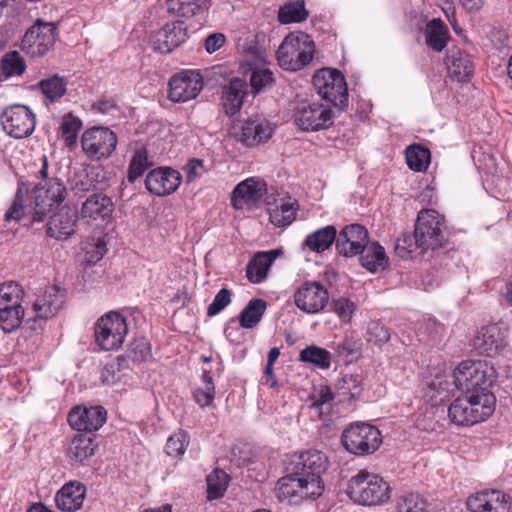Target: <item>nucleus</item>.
I'll use <instances>...</instances> for the list:
<instances>
[{
  "label": "nucleus",
  "mask_w": 512,
  "mask_h": 512,
  "mask_svg": "<svg viewBox=\"0 0 512 512\" xmlns=\"http://www.w3.org/2000/svg\"><path fill=\"white\" fill-rule=\"evenodd\" d=\"M327 468V457L318 450H307L291 455L285 462V475L275 487L277 498L292 505L304 500H315L324 491L321 478Z\"/></svg>",
  "instance_id": "1"
},
{
  "label": "nucleus",
  "mask_w": 512,
  "mask_h": 512,
  "mask_svg": "<svg viewBox=\"0 0 512 512\" xmlns=\"http://www.w3.org/2000/svg\"><path fill=\"white\" fill-rule=\"evenodd\" d=\"M455 386L465 394H493L490 387L496 380V371L485 361H462L453 371Z\"/></svg>",
  "instance_id": "2"
},
{
  "label": "nucleus",
  "mask_w": 512,
  "mask_h": 512,
  "mask_svg": "<svg viewBox=\"0 0 512 512\" xmlns=\"http://www.w3.org/2000/svg\"><path fill=\"white\" fill-rule=\"evenodd\" d=\"M495 405L494 394H465L450 404L448 415L456 425L471 426L490 417L495 410Z\"/></svg>",
  "instance_id": "3"
},
{
  "label": "nucleus",
  "mask_w": 512,
  "mask_h": 512,
  "mask_svg": "<svg viewBox=\"0 0 512 512\" xmlns=\"http://www.w3.org/2000/svg\"><path fill=\"white\" fill-rule=\"evenodd\" d=\"M347 495L359 505H380L389 500L390 486L380 475L360 470L350 478Z\"/></svg>",
  "instance_id": "4"
},
{
  "label": "nucleus",
  "mask_w": 512,
  "mask_h": 512,
  "mask_svg": "<svg viewBox=\"0 0 512 512\" xmlns=\"http://www.w3.org/2000/svg\"><path fill=\"white\" fill-rule=\"evenodd\" d=\"M314 52L315 43L308 34L293 32L284 38L276 52V57L282 69L296 72L310 64Z\"/></svg>",
  "instance_id": "5"
},
{
  "label": "nucleus",
  "mask_w": 512,
  "mask_h": 512,
  "mask_svg": "<svg viewBox=\"0 0 512 512\" xmlns=\"http://www.w3.org/2000/svg\"><path fill=\"white\" fill-rule=\"evenodd\" d=\"M293 120L302 131H320L333 125L334 112L320 99L297 98L293 105Z\"/></svg>",
  "instance_id": "6"
},
{
  "label": "nucleus",
  "mask_w": 512,
  "mask_h": 512,
  "mask_svg": "<svg viewBox=\"0 0 512 512\" xmlns=\"http://www.w3.org/2000/svg\"><path fill=\"white\" fill-rule=\"evenodd\" d=\"M313 86L319 99L342 111L348 106V89L344 76L336 69L323 68L313 76Z\"/></svg>",
  "instance_id": "7"
},
{
  "label": "nucleus",
  "mask_w": 512,
  "mask_h": 512,
  "mask_svg": "<svg viewBox=\"0 0 512 512\" xmlns=\"http://www.w3.org/2000/svg\"><path fill=\"white\" fill-rule=\"evenodd\" d=\"M343 447L356 456L373 454L382 444L379 429L365 422H356L345 428L341 435Z\"/></svg>",
  "instance_id": "8"
},
{
  "label": "nucleus",
  "mask_w": 512,
  "mask_h": 512,
  "mask_svg": "<svg viewBox=\"0 0 512 512\" xmlns=\"http://www.w3.org/2000/svg\"><path fill=\"white\" fill-rule=\"evenodd\" d=\"M127 333L126 318L114 311L101 316L94 326L95 342L104 351L118 350Z\"/></svg>",
  "instance_id": "9"
},
{
  "label": "nucleus",
  "mask_w": 512,
  "mask_h": 512,
  "mask_svg": "<svg viewBox=\"0 0 512 512\" xmlns=\"http://www.w3.org/2000/svg\"><path fill=\"white\" fill-rule=\"evenodd\" d=\"M117 142V135L104 126L88 128L81 136L82 151L92 161L109 158L116 150Z\"/></svg>",
  "instance_id": "10"
},
{
  "label": "nucleus",
  "mask_w": 512,
  "mask_h": 512,
  "mask_svg": "<svg viewBox=\"0 0 512 512\" xmlns=\"http://www.w3.org/2000/svg\"><path fill=\"white\" fill-rule=\"evenodd\" d=\"M444 229V218L436 210L426 209L419 212L415 231L423 248L435 249L443 246L447 241Z\"/></svg>",
  "instance_id": "11"
},
{
  "label": "nucleus",
  "mask_w": 512,
  "mask_h": 512,
  "mask_svg": "<svg viewBox=\"0 0 512 512\" xmlns=\"http://www.w3.org/2000/svg\"><path fill=\"white\" fill-rule=\"evenodd\" d=\"M66 187L57 178L38 183L34 189L33 222H42L54 206L61 204L66 197Z\"/></svg>",
  "instance_id": "12"
},
{
  "label": "nucleus",
  "mask_w": 512,
  "mask_h": 512,
  "mask_svg": "<svg viewBox=\"0 0 512 512\" xmlns=\"http://www.w3.org/2000/svg\"><path fill=\"white\" fill-rule=\"evenodd\" d=\"M0 121L3 130L15 139L30 136L36 126V119L32 110L21 104L6 107L1 113Z\"/></svg>",
  "instance_id": "13"
},
{
  "label": "nucleus",
  "mask_w": 512,
  "mask_h": 512,
  "mask_svg": "<svg viewBox=\"0 0 512 512\" xmlns=\"http://www.w3.org/2000/svg\"><path fill=\"white\" fill-rule=\"evenodd\" d=\"M55 38L54 24L37 21L24 34L21 49L31 57L43 56L54 46Z\"/></svg>",
  "instance_id": "14"
},
{
  "label": "nucleus",
  "mask_w": 512,
  "mask_h": 512,
  "mask_svg": "<svg viewBox=\"0 0 512 512\" xmlns=\"http://www.w3.org/2000/svg\"><path fill=\"white\" fill-rule=\"evenodd\" d=\"M203 89V78L194 70L181 71L169 81V99L173 102H187L197 97Z\"/></svg>",
  "instance_id": "15"
},
{
  "label": "nucleus",
  "mask_w": 512,
  "mask_h": 512,
  "mask_svg": "<svg viewBox=\"0 0 512 512\" xmlns=\"http://www.w3.org/2000/svg\"><path fill=\"white\" fill-rule=\"evenodd\" d=\"M294 304L307 314L321 312L329 301L327 289L316 281L303 283L294 293Z\"/></svg>",
  "instance_id": "16"
},
{
  "label": "nucleus",
  "mask_w": 512,
  "mask_h": 512,
  "mask_svg": "<svg viewBox=\"0 0 512 512\" xmlns=\"http://www.w3.org/2000/svg\"><path fill=\"white\" fill-rule=\"evenodd\" d=\"M274 133L272 123L262 116L250 117L241 124L235 134L236 140L246 147H254L267 142Z\"/></svg>",
  "instance_id": "17"
},
{
  "label": "nucleus",
  "mask_w": 512,
  "mask_h": 512,
  "mask_svg": "<svg viewBox=\"0 0 512 512\" xmlns=\"http://www.w3.org/2000/svg\"><path fill=\"white\" fill-rule=\"evenodd\" d=\"M369 241L368 230L361 224L344 226L337 232L336 250L339 255L350 258L357 256L361 248Z\"/></svg>",
  "instance_id": "18"
},
{
  "label": "nucleus",
  "mask_w": 512,
  "mask_h": 512,
  "mask_svg": "<svg viewBox=\"0 0 512 512\" xmlns=\"http://www.w3.org/2000/svg\"><path fill=\"white\" fill-rule=\"evenodd\" d=\"M182 182L179 171L170 167H157L150 170L145 178L146 189L156 196H167L175 192Z\"/></svg>",
  "instance_id": "19"
},
{
  "label": "nucleus",
  "mask_w": 512,
  "mask_h": 512,
  "mask_svg": "<svg viewBox=\"0 0 512 512\" xmlns=\"http://www.w3.org/2000/svg\"><path fill=\"white\" fill-rule=\"evenodd\" d=\"M187 39V26L182 21L165 24L150 38V44L154 51L162 54L170 53Z\"/></svg>",
  "instance_id": "20"
},
{
  "label": "nucleus",
  "mask_w": 512,
  "mask_h": 512,
  "mask_svg": "<svg viewBox=\"0 0 512 512\" xmlns=\"http://www.w3.org/2000/svg\"><path fill=\"white\" fill-rule=\"evenodd\" d=\"M112 199L101 192L92 193L82 204L81 217L97 226L107 225L112 221L114 212Z\"/></svg>",
  "instance_id": "21"
},
{
  "label": "nucleus",
  "mask_w": 512,
  "mask_h": 512,
  "mask_svg": "<svg viewBox=\"0 0 512 512\" xmlns=\"http://www.w3.org/2000/svg\"><path fill=\"white\" fill-rule=\"evenodd\" d=\"M512 501L500 490H483L467 499L471 512H510Z\"/></svg>",
  "instance_id": "22"
},
{
  "label": "nucleus",
  "mask_w": 512,
  "mask_h": 512,
  "mask_svg": "<svg viewBox=\"0 0 512 512\" xmlns=\"http://www.w3.org/2000/svg\"><path fill=\"white\" fill-rule=\"evenodd\" d=\"M266 192L267 187L264 181L255 180L253 178L244 180L234 188L231 196V204L237 210L257 207L264 201Z\"/></svg>",
  "instance_id": "23"
},
{
  "label": "nucleus",
  "mask_w": 512,
  "mask_h": 512,
  "mask_svg": "<svg viewBox=\"0 0 512 512\" xmlns=\"http://www.w3.org/2000/svg\"><path fill=\"white\" fill-rule=\"evenodd\" d=\"M107 412L102 406L75 407L68 414V423L78 431H97L106 422Z\"/></svg>",
  "instance_id": "24"
},
{
  "label": "nucleus",
  "mask_w": 512,
  "mask_h": 512,
  "mask_svg": "<svg viewBox=\"0 0 512 512\" xmlns=\"http://www.w3.org/2000/svg\"><path fill=\"white\" fill-rule=\"evenodd\" d=\"M77 222V209L63 206L50 216L47 223V235L56 240H66L76 232Z\"/></svg>",
  "instance_id": "25"
},
{
  "label": "nucleus",
  "mask_w": 512,
  "mask_h": 512,
  "mask_svg": "<svg viewBox=\"0 0 512 512\" xmlns=\"http://www.w3.org/2000/svg\"><path fill=\"white\" fill-rule=\"evenodd\" d=\"M86 486L79 481H70L62 486L55 495L56 506L63 512L79 510L86 497Z\"/></svg>",
  "instance_id": "26"
},
{
  "label": "nucleus",
  "mask_w": 512,
  "mask_h": 512,
  "mask_svg": "<svg viewBox=\"0 0 512 512\" xmlns=\"http://www.w3.org/2000/svg\"><path fill=\"white\" fill-rule=\"evenodd\" d=\"M64 303V294L57 286L48 287L33 303L35 318L48 319L53 317Z\"/></svg>",
  "instance_id": "27"
},
{
  "label": "nucleus",
  "mask_w": 512,
  "mask_h": 512,
  "mask_svg": "<svg viewBox=\"0 0 512 512\" xmlns=\"http://www.w3.org/2000/svg\"><path fill=\"white\" fill-rule=\"evenodd\" d=\"M505 345V337L496 324L482 327L473 339V347L479 353L487 355L501 350Z\"/></svg>",
  "instance_id": "28"
},
{
  "label": "nucleus",
  "mask_w": 512,
  "mask_h": 512,
  "mask_svg": "<svg viewBox=\"0 0 512 512\" xmlns=\"http://www.w3.org/2000/svg\"><path fill=\"white\" fill-rule=\"evenodd\" d=\"M247 94L246 82L238 77L232 78L222 89V105L226 115L238 113Z\"/></svg>",
  "instance_id": "29"
},
{
  "label": "nucleus",
  "mask_w": 512,
  "mask_h": 512,
  "mask_svg": "<svg viewBox=\"0 0 512 512\" xmlns=\"http://www.w3.org/2000/svg\"><path fill=\"white\" fill-rule=\"evenodd\" d=\"M281 253L282 251L280 249L256 253L246 267L248 280L256 284L263 282L267 277L271 265Z\"/></svg>",
  "instance_id": "30"
},
{
  "label": "nucleus",
  "mask_w": 512,
  "mask_h": 512,
  "mask_svg": "<svg viewBox=\"0 0 512 512\" xmlns=\"http://www.w3.org/2000/svg\"><path fill=\"white\" fill-rule=\"evenodd\" d=\"M358 255L361 265L369 272L384 270L388 265L385 249L378 242L368 241Z\"/></svg>",
  "instance_id": "31"
},
{
  "label": "nucleus",
  "mask_w": 512,
  "mask_h": 512,
  "mask_svg": "<svg viewBox=\"0 0 512 512\" xmlns=\"http://www.w3.org/2000/svg\"><path fill=\"white\" fill-rule=\"evenodd\" d=\"M337 230L334 225H327L309 233L303 243V248H308L315 253H323L328 250L333 243L336 244Z\"/></svg>",
  "instance_id": "32"
},
{
  "label": "nucleus",
  "mask_w": 512,
  "mask_h": 512,
  "mask_svg": "<svg viewBox=\"0 0 512 512\" xmlns=\"http://www.w3.org/2000/svg\"><path fill=\"white\" fill-rule=\"evenodd\" d=\"M242 52L246 57L248 65L265 62L268 50L270 49V40L264 32H258L253 35V39L246 41L241 45Z\"/></svg>",
  "instance_id": "33"
},
{
  "label": "nucleus",
  "mask_w": 512,
  "mask_h": 512,
  "mask_svg": "<svg viewBox=\"0 0 512 512\" xmlns=\"http://www.w3.org/2000/svg\"><path fill=\"white\" fill-rule=\"evenodd\" d=\"M447 66L450 74L458 81L469 79L474 70L470 56L461 50H450L447 55Z\"/></svg>",
  "instance_id": "34"
},
{
  "label": "nucleus",
  "mask_w": 512,
  "mask_h": 512,
  "mask_svg": "<svg viewBox=\"0 0 512 512\" xmlns=\"http://www.w3.org/2000/svg\"><path fill=\"white\" fill-rule=\"evenodd\" d=\"M153 166V161L149 156L148 150L145 146L138 147L134 150L129 161L127 169V180L129 183H134L138 178Z\"/></svg>",
  "instance_id": "35"
},
{
  "label": "nucleus",
  "mask_w": 512,
  "mask_h": 512,
  "mask_svg": "<svg viewBox=\"0 0 512 512\" xmlns=\"http://www.w3.org/2000/svg\"><path fill=\"white\" fill-rule=\"evenodd\" d=\"M168 12L184 18H190L208 9V0H167Z\"/></svg>",
  "instance_id": "36"
},
{
  "label": "nucleus",
  "mask_w": 512,
  "mask_h": 512,
  "mask_svg": "<svg viewBox=\"0 0 512 512\" xmlns=\"http://www.w3.org/2000/svg\"><path fill=\"white\" fill-rule=\"evenodd\" d=\"M97 446L93 436L79 434L72 439L68 448V454L75 461L84 462L94 455Z\"/></svg>",
  "instance_id": "37"
},
{
  "label": "nucleus",
  "mask_w": 512,
  "mask_h": 512,
  "mask_svg": "<svg viewBox=\"0 0 512 512\" xmlns=\"http://www.w3.org/2000/svg\"><path fill=\"white\" fill-rule=\"evenodd\" d=\"M267 304L263 299L254 298L248 302L239 314V323L242 328L253 329L261 321Z\"/></svg>",
  "instance_id": "38"
},
{
  "label": "nucleus",
  "mask_w": 512,
  "mask_h": 512,
  "mask_svg": "<svg viewBox=\"0 0 512 512\" xmlns=\"http://www.w3.org/2000/svg\"><path fill=\"white\" fill-rule=\"evenodd\" d=\"M425 37L431 49L441 52L447 45L448 29L441 19H433L426 25Z\"/></svg>",
  "instance_id": "39"
},
{
  "label": "nucleus",
  "mask_w": 512,
  "mask_h": 512,
  "mask_svg": "<svg viewBox=\"0 0 512 512\" xmlns=\"http://www.w3.org/2000/svg\"><path fill=\"white\" fill-rule=\"evenodd\" d=\"M298 210V201L289 197L287 201H283L280 206L270 211V221L277 227L289 226L296 219Z\"/></svg>",
  "instance_id": "40"
},
{
  "label": "nucleus",
  "mask_w": 512,
  "mask_h": 512,
  "mask_svg": "<svg viewBox=\"0 0 512 512\" xmlns=\"http://www.w3.org/2000/svg\"><path fill=\"white\" fill-rule=\"evenodd\" d=\"M68 81L57 74L42 79L38 86L46 99L53 103L63 97L67 90Z\"/></svg>",
  "instance_id": "41"
},
{
  "label": "nucleus",
  "mask_w": 512,
  "mask_h": 512,
  "mask_svg": "<svg viewBox=\"0 0 512 512\" xmlns=\"http://www.w3.org/2000/svg\"><path fill=\"white\" fill-rule=\"evenodd\" d=\"M229 480L230 477L225 471L221 469L212 471L206 479L207 499L211 501L223 497L227 490Z\"/></svg>",
  "instance_id": "42"
},
{
  "label": "nucleus",
  "mask_w": 512,
  "mask_h": 512,
  "mask_svg": "<svg viewBox=\"0 0 512 512\" xmlns=\"http://www.w3.org/2000/svg\"><path fill=\"white\" fill-rule=\"evenodd\" d=\"M82 128L80 118L71 113H67L62 117L59 132L61 139L64 140L66 146L70 149L74 148L77 143L78 133Z\"/></svg>",
  "instance_id": "43"
},
{
  "label": "nucleus",
  "mask_w": 512,
  "mask_h": 512,
  "mask_svg": "<svg viewBox=\"0 0 512 512\" xmlns=\"http://www.w3.org/2000/svg\"><path fill=\"white\" fill-rule=\"evenodd\" d=\"M299 359L321 369H328L331 364L330 352L316 345H310L301 350Z\"/></svg>",
  "instance_id": "44"
},
{
  "label": "nucleus",
  "mask_w": 512,
  "mask_h": 512,
  "mask_svg": "<svg viewBox=\"0 0 512 512\" xmlns=\"http://www.w3.org/2000/svg\"><path fill=\"white\" fill-rule=\"evenodd\" d=\"M430 151L420 145H411L406 149V162L411 170L424 171L430 163Z\"/></svg>",
  "instance_id": "45"
},
{
  "label": "nucleus",
  "mask_w": 512,
  "mask_h": 512,
  "mask_svg": "<svg viewBox=\"0 0 512 512\" xmlns=\"http://www.w3.org/2000/svg\"><path fill=\"white\" fill-rule=\"evenodd\" d=\"M23 318L22 306L0 307V329L5 333H11L18 329Z\"/></svg>",
  "instance_id": "46"
},
{
  "label": "nucleus",
  "mask_w": 512,
  "mask_h": 512,
  "mask_svg": "<svg viewBox=\"0 0 512 512\" xmlns=\"http://www.w3.org/2000/svg\"><path fill=\"white\" fill-rule=\"evenodd\" d=\"M308 17L304 1L287 3L279 10L278 19L283 24L304 21Z\"/></svg>",
  "instance_id": "47"
},
{
  "label": "nucleus",
  "mask_w": 512,
  "mask_h": 512,
  "mask_svg": "<svg viewBox=\"0 0 512 512\" xmlns=\"http://www.w3.org/2000/svg\"><path fill=\"white\" fill-rule=\"evenodd\" d=\"M23 296L24 291L18 283L6 282L0 286V307L21 306Z\"/></svg>",
  "instance_id": "48"
},
{
  "label": "nucleus",
  "mask_w": 512,
  "mask_h": 512,
  "mask_svg": "<svg viewBox=\"0 0 512 512\" xmlns=\"http://www.w3.org/2000/svg\"><path fill=\"white\" fill-rule=\"evenodd\" d=\"M362 378L359 375L346 374L339 378L336 383V389L341 396H350L358 398L362 391Z\"/></svg>",
  "instance_id": "49"
},
{
  "label": "nucleus",
  "mask_w": 512,
  "mask_h": 512,
  "mask_svg": "<svg viewBox=\"0 0 512 512\" xmlns=\"http://www.w3.org/2000/svg\"><path fill=\"white\" fill-rule=\"evenodd\" d=\"M0 67L8 78L22 75L26 69L25 62L17 51L6 53L0 61Z\"/></svg>",
  "instance_id": "50"
},
{
  "label": "nucleus",
  "mask_w": 512,
  "mask_h": 512,
  "mask_svg": "<svg viewBox=\"0 0 512 512\" xmlns=\"http://www.w3.org/2000/svg\"><path fill=\"white\" fill-rule=\"evenodd\" d=\"M68 182L70 189L75 195H80L91 190L93 184L90 180L87 170L81 167H75L70 172Z\"/></svg>",
  "instance_id": "51"
},
{
  "label": "nucleus",
  "mask_w": 512,
  "mask_h": 512,
  "mask_svg": "<svg viewBox=\"0 0 512 512\" xmlns=\"http://www.w3.org/2000/svg\"><path fill=\"white\" fill-rule=\"evenodd\" d=\"M420 249V253H424L427 249L423 248L418 241L417 232L414 230L413 234H403L401 238L396 241L395 251L398 256L402 258L410 257V254Z\"/></svg>",
  "instance_id": "52"
},
{
  "label": "nucleus",
  "mask_w": 512,
  "mask_h": 512,
  "mask_svg": "<svg viewBox=\"0 0 512 512\" xmlns=\"http://www.w3.org/2000/svg\"><path fill=\"white\" fill-rule=\"evenodd\" d=\"M127 357L135 363H142L151 357V346L144 337L134 339L127 350Z\"/></svg>",
  "instance_id": "53"
},
{
  "label": "nucleus",
  "mask_w": 512,
  "mask_h": 512,
  "mask_svg": "<svg viewBox=\"0 0 512 512\" xmlns=\"http://www.w3.org/2000/svg\"><path fill=\"white\" fill-rule=\"evenodd\" d=\"M250 86L254 93H259L273 84V73L265 68H250Z\"/></svg>",
  "instance_id": "54"
},
{
  "label": "nucleus",
  "mask_w": 512,
  "mask_h": 512,
  "mask_svg": "<svg viewBox=\"0 0 512 512\" xmlns=\"http://www.w3.org/2000/svg\"><path fill=\"white\" fill-rule=\"evenodd\" d=\"M426 501L417 493L402 495L397 501V512H424Z\"/></svg>",
  "instance_id": "55"
},
{
  "label": "nucleus",
  "mask_w": 512,
  "mask_h": 512,
  "mask_svg": "<svg viewBox=\"0 0 512 512\" xmlns=\"http://www.w3.org/2000/svg\"><path fill=\"white\" fill-rule=\"evenodd\" d=\"M189 444V435L187 432L180 430L171 435L166 443V452L169 456L180 457L185 453Z\"/></svg>",
  "instance_id": "56"
},
{
  "label": "nucleus",
  "mask_w": 512,
  "mask_h": 512,
  "mask_svg": "<svg viewBox=\"0 0 512 512\" xmlns=\"http://www.w3.org/2000/svg\"><path fill=\"white\" fill-rule=\"evenodd\" d=\"M232 293L228 288H222L214 297L212 303L208 306L207 316L213 317L219 314L231 303Z\"/></svg>",
  "instance_id": "57"
},
{
  "label": "nucleus",
  "mask_w": 512,
  "mask_h": 512,
  "mask_svg": "<svg viewBox=\"0 0 512 512\" xmlns=\"http://www.w3.org/2000/svg\"><path fill=\"white\" fill-rule=\"evenodd\" d=\"M367 335V340L377 346H382L388 342L391 337L389 329L379 322H373L369 326Z\"/></svg>",
  "instance_id": "58"
},
{
  "label": "nucleus",
  "mask_w": 512,
  "mask_h": 512,
  "mask_svg": "<svg viewBox=\"0 0 512 512\" xmlns=\"http://www.w3.org/2000/svg\"><path fill=\"white\" fill-rule=\"evenodd\" d=\"M120 368H121V363H120L119 359H116L114 361L107 363L101 372L102 382L110 385V384H114L117 381H119L121 378V375H120L121 369Z\"/></svg>",
  "instance_id": "59"
},
{
  "label": "nucleus",
  "mask_w": 512,
  "mask_h": 512,
  "mask_svg": "<svg viewBox=\"0 0 512 512\" xmlns=\"http://www.w3.org/2000/svg\"><path fill=\"white\" fill-rule=\"evenodd\" d=\"M333 309L342 321L348 322L352 317L355 305L347 298H339L333 301Z\"/></svg>",
  "instance_id": "60"
},
{
  "label": "nucleus",
  "mask_w": 512,
  "mask_h": 512,
  "mask_svg": "<svg viewBox=\"0 0 512 512\" xmlns=\"http://www.w3.org/2000/svg\"><path fill=\"white\" fill-rule=\"evenodd\" d=\"M226 43V36L220 32L209 34L204 40V48L207 53L212 54L219 50Z\"/></svg>",
  "instance_id": "61"
},
{
  "label": "nucleus",
  "mask_w": 512,
  "mask_h": 512,
  "mask_svg": "<svg viewBox=\"0 0 512 512\" xmlns=\"http://www.w3.org/2000/svg\"><path fill=\"white\" fill-rule=\"evenodd\" d=\"M183 169L186 173L187 181H194L196 178L200 177L204 172L203 161L200 159L192 158L186 163Z\"/></svg>",
  "instance_id": "62"
},
{
  "label": "nucleus",
  "mask_w": 512,
  "mask_h": 512,
  "mask_svg": "<svg viewBox=\"0 0 512 512\" xmlns=\"http://www.w3.org/2000/svg\"><path fill=\"white\" fill-rule=\"evenodd\" d=\"M193 398L201 407L209 406L215 398V389L207 387L197 388L193 392Z\"/></svg>",
  "instance_id": "63"
},
{
  "label": "nucleus",
  "mask_w": 512,
  "mask_h": 512,
  "mask_svg": "<svg viewBox=\"0 0 512 512\" xmlns=\"http://www.w3.org/2000/svg\"><path fill=\"white\" fill-rule=\"evenodd\" d=\"M20 190H18L16 197L11 205V207L5 213L6 221H19L24 216V206L22 204V200L19 196Z\"/></svg>",
  "instance_id": "64"
}]
</instances>
